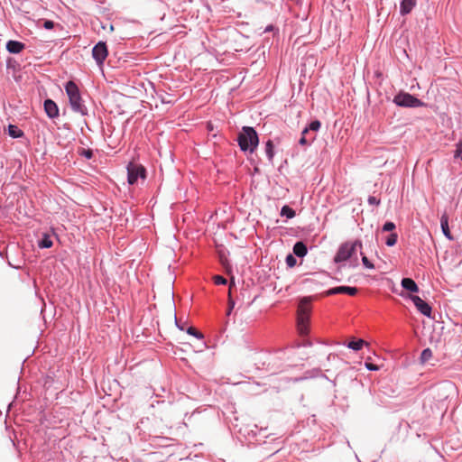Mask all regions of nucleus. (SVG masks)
Listing matches in <instances>:
<instances>
[{
    "instance_id": "f257e3e1",
    "label": "nucleus",
    "mask_w": 462,
    "mask_h": 462,
    "mask_svg": "<svg viewBox=\"0 0 462 462\" xmlns=\"http://www.w3.org/2000/svg\"><path fill=\"white\" fill-rule=\"evenodd\" d=\"M310 312L311 300L305 297L300 300L297 310V329L301 337L310 332Z\"/></svg>"
},
{
    "instance_id": "f03ea898",
    "label": "nucleus",
    "mask_w": 462,
    "mask_h": 462,
    "mask_svg": "<svg viewBox=\"0 0 462 462\" xmlns=\"http://www.w3.org/2000/svg\"><path fill=\"white\" fill-rule=\"evenodd\" d=\"M238 144L242 151L254 152L257 147L259 140L255 130L250 126H244L237 137Z\"/></svg>"
},
{
    "instance_id": "7ed1b4c3",
    "label": "nucleus",
    "mask_w": 462,
    "mask_h": 462,
    "mask_svg": "<svg viewBox=\"0 0 462 462\" xmlns=\"http://www.w3.org/2000/svg\"><path fill=\"white\" fill-rule=\"evenodd\" d=\"M65 89L72 110L82 116L86 115L87 107L82 102L78 86L73 81H69L65 86Z\"/></svg>"
},
{
    "instance_id": "20e7f679",
    "label": "nucleus",
    "mask_w": 462,
    "mask_h": 462,
    "mask_svg": "<svg viewBox=\"0 0 462 462\" xmlns=\"http://www.w3.org/2000/svg\"><path fill=\"white\" fill-rule=\"evenodd\" d=\"M362 246L363 245L360 240L347 241L343 243L339 246L334 257V262L338 263L350 259L356 254L357 249H362Z\"/></svg>"
},
{
    "instance_id": "39448f33",
    "label": "nucleus",
    "mask_w": 462,
    "mask_h": 462,
    "mask_svg": "<svg viewBox=\"0 0 462 462\" xmlns=\"http://www.w3.org/2000/svg\"><path fill=\"white\" fill-rule=\"evenodd\" d=\"M393 102L397 106L404 107H418L423 105L420 99L409 93L404 92L397 94L393 98Z\"/></svg>"
},
{
    "instance_id": "423d86ee",
    "label": "nucleus",
    "mask_w": 462,
    "mask_h": 462,
    "mask_svg": "<svg viewBox=\"0 0 462 462\" xmlns=\"http://www.w3.org/2000/svg\"><path fill=\"white\" fill-rule=\"evenodd\" d=\"M127 173H128V183L130 185H134L137 182L138 179L144 180L146 178V171L145 168L134 162H130L127 166Z\"/></svg>"
},
{
    "instance_id": "0eeeda50",
    "label": "nucleus",
    "mask_w": 462,
    "mask_h": 462,
    "mask_svg": "<svg viewBox=\"0 0 462 462\" xmlns=\"http://www.w3.org/2000/svg\"><path fill=\"white\" fill-rule=\"evenodd\" d=\"M108 51L105 42H99L92 50V55L98 65H101L107 57Z\"/></svg>"
},
{
    "instance_id": "6e6552de",
    "label": "nucleus",
    "mask_w": 462,
    "mask_h": 462,
    "mask_svg": "<svg viewBox=\"0 0 462 462\" xmlns=\"http://www.w3.org/2000/svg\"><path fill=\"white\" fill-rule=\"evenodd\" d=\"M409 299L412 300L417 310L423 315L427 317H430L431 315V307L425 302L421 298L416 295H409Z\"/></svg>"
},
{
    "instance_id": "1a4fd4ad",
    "label": "nucleus",
    "mask_w": 462,
    "mask_h": 462,
    "mask_svg": "<svg viewBox=\"0 0 462 462\" xmlns=\"http://www.w3.org/2000/svg\"><path fill=\"white\" fill-rule=\"evenodd\" d=\"M358 290L356 287H348V286H338L328 290L326 294L327 295H334L345 293L350 296H355L357 293Z\"/></svg>"
},
{
    "instance_id": "9d476101",
    "label": "nucleus",
    "mask_w": 462,
    "mask_h": 462,
    "mask_svg": "<svg viewBox=\"0 0 462 462\" xmlns=\"http://www.w3.org/2000/svg\"><path fill=\"white\" fill-rule=\"evenodd\" d=\"M44 110L50 118H56L59 116L58 106L51 99H46L44 101Z\"/></svg>"
},
{
    "instance_id": "9b49d317",
    "label": "nucleus",
    "mask_w": 462,
    "mask_h": 462,
    "mask_svg": "<svg viewBox=\"0 0 462 462\" xmlns=\"http://www.w3.org/2000/svg\"><path fill=\"white\" fill-rule=\"evenodd\" d=\"M417 0H402L401 3L400 12L402 15L408 14L416 5Z\"/></svg>"
},
{
    "instance_id": "f8f14e48",
    "label": "nucleus",
    "mask_w": 462,
    "mask_h": 462,
    "mask_svg": "<svg viewBox=\"0 0 462 462\" xmlns=\"http://www.w3.org/2000/svg\"><path fill=\"white\" fill-rule=\"evenodd\" d=\"M6 49L11 53H20L24 49V44L17 41H9Z\"/></svg>"
},
{
    "instance_id": "ddd939ff",
    "label": "nucleus",
    "mask_w": 462,
    "mask_h": 462,
    "mask_svg": "<svg viewBox=\"0 0 462 462\" xmlns=\"http://www.w3.org/2000/svg\"><path fill=\"white\" fill-rule=\"evenodd\" d=\"M403 289L411 292H418L419 287L416 282L411 278H403L401 282Z\"/></svg>"
},
{
    "instance_id": "4468645a",
    "label": "nucleus",
    "mask_w": 462,
    "mask_h": 462,
    "mask_svg": "<svg viewBox=\"0 0 462 462\" xmlns=\"http://www.w3.org/2000/svg\"><path fill=\"white\" fill-rule=\"evenodd\" d=\"M440 226H441V229H442V232L445 235V236L447 238H448L449 240H452L453 237L451 236V233H450L449 227H448V217L447 214L442 215V217L440 218Z\"/></svg>"
},
{
    "instance_id": "2eb2a0df",
    "label": "nucleus",
    "mask_w": 462,
    "mask_h": 462,
    "mask_svg": "<svg viewBox=\"0 0 462 462\" xmlns=\"http://www.w3.org/2000/svg\"><path fill=\"white\" fill-rule=\"evenodd\" d=\"M307 252V246L303 242H297L293 246V253L299 257L305 256Z\"/></svg>"
},
{
    "instance_id": "dca6fc26",
    "label": "nucleus",
    "mask_w": 462,
    "mask_h": 462,
    "mask_svg": "<svg viewBox=\"0 0 462 462\" xmlns=\"http://www.w3.org/2000/svg\"><path fill=\"white\" fill-rule=\"evenodd\" d=\"M314 139H315V135L314 134L310 135L309 134V129H304L301 133V137L299 140V143L301 145H306V144L311 143L312 141H314Z\"/></svg>"
},
{
    "instance_id": "f3484780",
    "label": "nucleus",
    "mask_w": 462,
    "mask_h": 462,
    "mask_svg": "<svg viewBox=\"0 0 462 462\" xmlns=\"http://www.w3.org/2000/svg\"><path fill=\"white\" fill-rule=\"evenodd\" d=\"M8 134L13 138H19L23 135V132L21 129H19L16 125H9Z\"/></svg>"
},
{
    "instance_id": "a211bd4d",
    "label": "nucleus",
    "mask_w": 462,
    "mask_h": 462,
    "mask_svg": "<svg viewBox=\"0 0 462 462\" xmlns=\"http://www.w3.org/2000/svg\"><path fill=\"white\" fill-rule=\"evenodd\" d=\"M38 245L41 248H50L52 246V240L48 234H44Z\"/></svg>"
},
{
    "instance_id": "6ab92c4d",
    "label": "nucleus",
    "mask_w": 462,
    "mask_h": 462,
    "mask_svg": "<svg viewBox=\"0 0 462 462\" xmlns=\"http://www.w3.org/2000/svg\"><path fill=\"white\" fill-rule=\"evenodd\" d=\"M366 342L363 339L352 340L347 344V346L353 350H360Z\"/></svg>"
},
{
    "instance_id": "aec40b11",
    "label": "nucleus",
    "mask_w": 462,
    "mask_h": 462,
    "mask_svg": "<svg viewBox=\"0 0 462 462\" xmlns=\"http://www.w3.org/2000/svg\"><path fill=\"white\" fill-rule=\"evenodd\" d=\"M281 215L286 216L288 218H292L295 217V211L289 206L285 205L282 208Z\"/></svg>"
},
{
    "instance_id": "412c9836",
    "label": "nucleus",
    "mask_w": 462,
    "mask_h": 462,
    "mask_svg": "<svg viewBox=\"0 0 462 462\" xmlns=\"http://www.w3.org/2000/svg\"><path fill=\"white\" fill-rule=\"evenodd\" d=\"M265 152L270 161L273 160L274 152H273V144L271 140H269L265 144Z\"/></svg>"
},
{
    "instance_id": "4be33fe9",
    "label": "nucleus",
    "mask_w": 462,
    "mask_h": 462,
    "mask_svg": "<svg viewBox=\"0 0 462 462\" xmlns=\"http://www.w3.org/2000/svg\"><path fill=\"white\" fill-rule=\"evenodd\" d=\"M432 357V351L430 348H426L421 352L420 355V362L422 364L426 363Z\"/></svg>"
},
{
    "instance_id": "5701e85b",
    "label": "nucleus",
    "mask_w": 462,
    "mask_h": 462,
    "mask_svg": "<svg viewBox=\"0 0 462 462\" xmlns=\"http://www.w3.org/2000/svg\"><path fill=\"white\" fill-rule=\"evenodd\" d=\"M233 285H234V282L232 280L231 283L229 285V291H228V310H227V312H226L227 315H230V313H231L234 306H235V301L233 300V299L231 297V289H232Z\"/></svg>"
},
{
    "instance_id": "b1692460",
    "label": "nucleus",
    "mask_w": 462,
    "mask_h": 462,
    "mask_svg": "<svg viewBox=\"0 0 462 462\" xmlns=\"http://www.w3.org/2000/svg\"><path fill=\"white\" fill-rule=\"evenodd\" d=\"M398 235L396 233H391L385 240V244L388 246H393L397 242Z\"/></svg>"
},
{
    "instance_id": "393cba45",
    "label": "nucleus",
    "mask_w": 462,
    "mask_h": 462,
    "mask_svg": "<svg viewBox=\"0 0 462 462\" xmlns=\"http://www.w3.org/2000/svg\"><path fill=\"white\" fill-rule=\"evenodd\" d=\"M320 125H321L320 122L319 120H315V121H312L310 124L309 127H306L305 129H309V132L310 131L316 132L320 128Z\"/></svg>"
},
{
    "instance_id": "a878e982",
    "label": "nucleus",
    "mask_w": 462,
    "mask_h": 462,
    "mask_svg": "<svg viewBox=\"0 0 462 462\" xmlns=\"http://www.w3.org/2000/svg\"><path fill=\"white\" fill-rule=\"evenodd\" d=\"M187 332H188V334L192 335L198 338L203 337V335L193 327L189 328Z\"/></svg>"
},
{
    "instance_id": "bb28decb",
    "label": "nucleus",
    "mask_w": 462,
    "mask_h": 462,
    "mask_svg": "<svg viewBox=\"0 0 462 462\" xmlns=\"http://www.w3.org/2000/svg\"><path fill=\"white\" fill-rule=\"evenodd\" d=\"M213 280L217 285H224L226 283V279L220 275H215Z\"/></svg>"
},
{
    "instance_id": "cd10ccee",
    "label": "nucleus",
    "mask_w": 462,
    "mask_h": 462,
    "mask_svg": "<svg viewBox=\"0 0 462 462\" xmlns=\"http://www.w3.org/2000/svg\"><path fill=\"white\" fill-rule=\"evenodd\" d=\"M361 255H362V262H363V264L368 268V269H374V264L368 260V258L363 254V253L361 252Z\"/></svg>"
},
{
    "instance_id": "c85d7f7f",
    "label": "nucleus",
    "mask_w": 462,
    "mask_h": 462,
    "mask_svg": "<svg viewBox=\"0 0 462 462\" xmlns=\"http://www.w3.org/2000/svg\"><path fill=\"white\" fill-rule=\"evenodd\" d=\"M286 263L289 267H293L296 265V259L292 254H289L286 257Z\"/></svg>"
},
{
    "instance_id": "c756f323",
    "label": "nucleus",
    "mask_w": 462,
    "mask_h": 462,
    "mask_svg": "<svg viewBox=\"0 0 462 462\" xmlns=\"http://www.w3.org/2000/svg\"><path fill=\"white\" fill-rule=\"evenodd\" d=\"M395 228V224L393 222H386L383 226V231L390 232L393 231Z\"/></svg>"
},
{
    "instance_id": "7c9ffc66",
    "label": "nucleus",
    "mask_w": 462,
    "mask_h": 462,
    "mask_svg": "<svg viewBox=\"0 0 462 462\" xmlns=\"http://www.w3.org/2000/svg\"><path fill=\"white\" fill-rule=\"evenodd\" d=\"M455 157L460 158L462 161V142L457 144V149L455 151Z\"/></svg>"
},
{
    "instance_id": "2f4dec72",
    "label": "nucleus",
    "mask_w": 462,
    "mask_h": 462,
    "mask_svg": "<svg viewBox=\"0 0 462 462\" xmlns=\"http://www.w3.org/2000/svg\"><path fill=\"white\" fill-rule=\"evenodd\" d=\"M81 154L83 156H85L86 158L90 159L93 156V152L91 150H89V149L88 150L82 149Z\"/></svg>"
},
{
    "instance_id": "473e14b6",
    "label": "nucleus",
    "mask_w": 462,
    "mask_h": 462,
    "mask_svg": "<svg viewBox=\"0 0 462 462\" xmlns=\"http://www.w3.org/2000/svg\"><path fill=\"white\" fill-rule=\"evenodd\" d=\"M365 365L368 370H371V371H377L379 369L378 365H374L369 362H365Z\"/></svg>"
},
{
    "instance_id": "72a5a7b5",
    "label": "nucleus",
    "mask_w": 462,
    "mask_h": 462,
    "mask_svg": "<svg viewBox=\"0 0 462 462\" xmlns=\"http://www.w3.org/2000/svg\"><path fill=\"white\" fill-rule=\"evenodd\" d=\"M43 27L47 30L52 29L54 27V23L51 20H46L43 23Z\"/></svg>"
},
{
    "instance_id": "f704fd0d",
    "label": "nucleus",
    "mask_w": 462,
    "mask_h": 462,
    "mask_svg": "<svg viewBox=\"0 0 462 462\" xmlns=\"http://www.w3.org/2000/svg\"><path fill=\"white\" fill-rule=\"evenodd\" d=\"M368 202L371 205H379L380 200H378L375 197H369Z\"/></svg>"
},
{
    "instance_id": "c9c22d12",
    "label": "nucleus",
    "mask_w": 462,
    "mask_h": 462,
    "mask_svg": "<svg viewBox=\"0 0 462 462\" xmlns=\"http://www.w3.org/2000/svg\"><path fill=\"white\" fill-rule=\"evenodd\" d=\"M109 30L114 31V26H113V25H111V26L109 27Z\"/></svg>"
}]
</instances>
